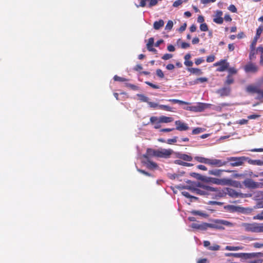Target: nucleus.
<instances>
[{
	"label": "nucleus",
	"mask_w": 263,
	"mask_h": 263,
	"mask_svg": "<svg viewBox=\"0 0 263 263\" xmlns=\"http://www.w3.org/2000/svg\"><path fill=\"white\" fill-rule=\"evenodd\" d=\"M175 125H176V129L179 131H185L189 129L187 125L180 120L175 121Z\"/></svg>",
	"instance_id": "obj_16"
},
{
	"label": "nucleus",
	"mask_w": 263,
	"mask_h": 263,
	"mask_svg": "<svg viewBox=\"0 0 263 263\" xmlns=\"http://www.w3.org/2000/svg\"><path fill=\"white\" fill-rule=\"evenodd\" d=\"M209 106V104L197 103L195 105L192 106V111L200 112L208 108Z\"/></svg>",
	"instance_id": "obj_13"
},
{
	"label": "nucleus",
	"mask_w": 263,
	"mask_h": 263,
	"mask_svg": "<svg viewBox=\"0 0 263 263\" xmlns=\"http://www.w3.org/2000/svg\"><path fill=\"white\" fill-rule=\"evenodd\" d=\"M225 249L228 251H238L243 250V247L241 246L236 247L227 246L226 247Z\"/></svg>",
	"instance_id": "obj_27"
},
{
	"label": "nucleus",
	"mask_w": 263,
	"mask_h": 263,
	"mask_svg": "<svg viewBox=\"0 0 263 263\" xmlns=\"http://www.w3.org/2000/svg\"><path fill=\"white\" fill-rule=\"evenodd\" d=\"M145 83L154 89L159 88V86L158 85L154 84L149 82H145Z\"/></svg>",
	"instance_id": "obj_62"
},
{
	"label": "nucleus",
	"mask_w": 263,
	"mask_h": 263,
	"mask_svg": "<svg viewBox=\"0 0 263 263\" xmlns=\"http://www.w3.org/2000/svg\"><path fill=\"white\" fill-rule=\"evenodd\" d=\"M173 26V21L170 20L168 21L166 25L165 26V30H171Z\"/></svg>",
	"instance_id": "obj_42"
},
{
	"label": "nucleus",
	"mask_w": 263,
	"mask_h": 263,
	"mask_svg": "<svg viewBox=\"0 0 263 263\" xmlns=\"http://www.w3.org/2000/svg\"><path fill=\"white\" fill-rule=\"evenodd\" d=\"M173 57V55L171 54L166 53L163 55L162 59L164 60H167L171 59Z\"/></svg>",
	"instance_id": "obj_54"
},
{
	"label": "nucleus",
	"mask_w": 263,
	"mask_h": 263,
	"mask_svg": "<svg viewBox=\"0 0 263 263\" xmlns=\"http://www.w3.org/2000/svg\"><path fill=\"white\" fill-rule=\"evenodd\" d=\"M114 79L115 81H116L123 82V81H126V79L122 78V77H120L117 76H115L114 77Z\"/></svg>",
	"instance_id": "obj_55"
},
{
	"label": "nucleus",
	"mask_w": 263,
	"mask_h": 263,
	"mask_svg": "<svg viewBox=\"0 0 263 263\" xmlns=\"http://www.w3.org/2000/svg\"><path fill=\"white\" fill-rule=\"evenodd\" d=\"M228 10L233 13L237 12V9L234 5H230V6L228 7Z\"/></svg>",
	"instance_id": "obj_56"
},
{
	"label": "nucleus",
	"mask_w": 263,
	"mask_h": 263,
	"mask_svg": "<svg viewBox=\"0 0 263 263\" xmlns=\"http://www.w3.org/2000/svg\"><path fill=\"white\" fill-rule=\"evenodd\" d=\"M154 43V40L153 37H151L148 39V43L146 44V46L147 47H153Z\"/></svg>",
	"instance_id": "obj_50"
},
{
	"label": "nucleus",
	"mask_w": 263,
	"mask_h": 263,
	"mask_svg": "<svg viewBox=\"0 0 263 263\" xmlns=\"http://www.w3.org/2000/svg\"><path fill=\"white\" fill-rule=\"evenodd\" d=\"M147 2V0H141L140 5H136V6L137 7H144L146 6Z\"/></svg>",
	"instance_id": "obj_61"
},
{
	"label": "nucleus",
	"mask_w": 263,
	"mask_h": 263,
	"mask_svg": "<svg viewBox=\"0 0 263 263\" xmlns=\"http://www.w3.org/2000/svg\"><path fill=\"white\" fill-rule=\"evenodd\" d=\"M191 227L201 230V231H205L206 230L208 229V223L206 222H202L201 223H193L191 225Z\"/></svg>",
	"instance_id": "obj_14"
},
{
	"label": "nucleus",
	"mask_w": 263,
	"mask_h": 263,
	"mask_svg": "<svg viewBox=\"0 0 263 263\" xmlns=\"http://www.w3.org/2000/svg\"><path fill=\"white\" fill-rule=\"evenodd\" d=\"M191 176L197 178L198 180H204V177L203 176H202L201 175L198 174V173H192L191 174Z\"/></svg>",
	"instance_id": "obj_37"
},
{
	"label": "nucleus",
	"mask_w": 263,
	"mask_h": 263,
	"mask_svg": "<svg viewBox=\"0 0 263 263\" xmlns=\"http://www.w3.org/2000/svg\"><path fill=\"white\" fill-rule=\"evenodd\" d=\"M178 137H174L173 139H168L167 140V143L169 144H171L173 143H175L177 141Z\"/></svg>",
	"instance_id": "obj_48"
},
{
	"label": "nucleus",
	"mask_w": 263,
	"mask_h": 263,
	"mask_svg": "<svg viewBox=\"0 0 263 263\" xmlns=\"http://www.w3.org/2000/svg\"><path fill=\"white\" fill-rule=\"evenodd\" d=\"M214 189L215 191H211V195L215 196L216 198L222 197L224 194H226L222 191H220L217 188L214 187Z\"/></svg>",
	"instance_id": "obj_20"
},
{
	"label": "nucleus",
	"mask_w": 263,
	"mask_h": 263,
	"mask_svg": "<svg viewBox=\"0 0 263 263\" xmlns=\"http://www.w3.org/2000/svg\"><path fill=\"white\" fill-rule=\"evenodd\" d=\"M231 92V88L230 87H224L217 90V92L221 96H227L229 95Z\"/></svg>",
	"instance_id": "obj_18"
},
{
	"label": "nucleus",
	"mask_w": 263,
	"mask_h": 263,
	"mask_svg": "<svg viewBox=\"0 0 263 263\" xmlns=\"http://www.w3.org/2000/svg\"><path fill=\"white\" fill-rule=\"evenodd\" d=\"M147 2L149 3L148 6L149 7H151L152 6H155L158 3V1L157 0H147Z\"/></svg>",
	"instance_id": "obj_47"
},
{
	"label": "nucleus",
	"mask_w": 263,
	"mask_h": 263,
	"mask_svg": "<svg viewBox=\"0 0 263 263\" xmlns=\"http://www.w3.org/2000/svg\"><path fill=\"white\" fill-rule=\"evenodd\" d=\"M223 172H227L228 173H231L234 172L233 171L230 170H220V169H213L209 171V174L210 175H213L217 177H221L222 175V173Z\"/></svg>",
	"instance_id": "obj_15"
},
{
	"label": "nucleus",
	"mask_w": 263,
	"mask_h": 263,
	"mask_svg": "<svg viewBox=\"0 0 263 263\" xmlns=\"http://www.w3.org/2000/svg\"><path fill=\"white\" fill-rule=\"evenodd\" d=\"M214 65L215 66H219V67L217 69V71L219 72H222L227 70L229 66V63H228L226 60H222L219 62L215 63Z\"/></svg>",
	"instance_id": "obj_12"
},
{
	"label": "nucleus",
	"mask_w": 263,
	"mask_h": 263,
	"mask_svg": "<svg viewBox=\"0 0 263 263\" xmlns=\"http://www.w3.org/2000/svg\"><path fill=\"white\" fill-rule=\"evenodd\" d=\"M181 193H182V195H183L184 196L186 197V198H190L191 202H192L194 200H196L198 199L197 197L191 195L188 192H187L186 191H183V192H182Z\"/></svg>",
	"instance_id": "obj_29"
},
{
	"label": "nucleus",
	"mask_w": 263,
	"mask_h": 263,
	"mask_svg": "<svg viewBox=\"0 0 263 263\" xmlns=\"http://www.w3.org/2000/svg\"><path fill=\"white\" fill-rule=\"evenodd\" d=\"M227 162L223 161L221 159H210L209 158V165L213 166V167H221L223 166H224L227 165Z\"/></svg>",
	"instance_id": "obj_11"
},
{
	"label": "nucleus",
	"mask_w": 263,
	"mask_h": 263,
	"mask_svg": "<svg viewBox=\"0 0 263 263\" xmlns=\"http://www.w3.org/2000/svg\"><path fill=\"white\" fill-rule=\"evenodd\" d=\"M194 159L199 163L209 164V158H204L203 157L196 156Z\"/></svg>",
	"instance_id": "obj_25"
},
{
	"label": "nucleus",
	"mask_w": 263,
	"mask_h": 263,
	"mask_svg": "<svg viewBox=\"0 0 263 263\" xmlns=\"http://www.w3.org/2000/svg\"><path fill=\"white\" fill-rule=\"evenodd\" d=\"M249 163L256 165H263V161L260 160H250Z\"/></svg>",
	"instance_id": "obj_32"
},
{
	"label": "nucleus",
	"mask_w": 263,
	"mask_h": 263,
	"mask_svg": "<svg viewBox=\"0 0 263 263\" xmlns=\"http://www.w3.org/2000/svg\"><path fill=\"white\" fill-rule=\"evenodd\" d=\"M208 204H211V205H222L223 203L221 202H218V201H209Z\"/></svg>",
	"instance_id": "obj_60"
},
{
	"label": "nucleus",
	"mask_w": 263,
	"mask_h": 263,
	"mask_svg": "<svg viewBox=\"0 0 263 263\" xmlns=\"http://www.w3.org/2000/svg\"><path fill=\"white\" fill-rule=\"evenodd\" d=\"M234 82L233 78L231 76V75L229 74L227 77V80L225 82V84L227 85H230Z\"/></svg>",
	"instance_id": "obj_39"
},
{
	"label": "nucleus",
	"mask_w": 263,
	"mask_h": 263,
	"mask_svg": "<svg viewBox=\"0 0 263 263\" xmlns=\"http://www.w3.org/2000/svg\"><path fill=\"white\" fill-rule=\"evenodd\" d=\"M182 189H187L190 191H191L192 193H195L194 190H196V187H194L191 186L189 185H186V186H183L181 187Z\"/></svg>",
	"instance_id": "obj_46"
},
{
	"label": "nucleus",
	"mask_w": 263,
	"mask_h": 263,
	"mask_svg": "<svg viewBox=\"0 0 263 263\" xmlns=\"http://www.w3.org/2000/svg\"><path fill=\"white\" fill-rule=\"evenodd\" d=\"M253 246L254 247V248H263V243H261V242H255L254 243H253Z\"/></svg>",
	"instance_id": "obj_58"
},
{
	"label": "nucleus",
	"mask_w": 263,
	"mask_h": 263,
	"mask_svg": "<svg viewBox=\"0 0 263 263\" xmlns=\"http://www.w3.org/2000/svg\"><path fill=\"white\" fill-rule=\"evenodd\" d=\"M222 11L220 10L216 11L213 18V22L218 24H222L223 22V18L222 17Z\"/></svg>",
	"instance_id": "obj_17"
},
{
	"label": "nucleus",
	"mask_w": 263,
	"mask_h": 263,
	"mask_svg": "<svg viewBox=\"0 0 263 263\" xmlns=\"http://www.w3.org/2000/svg\"><path fill=\"white\" fill-rule=\"evenodd\" d=\"M241 226L244 228L247 232L252 233H261L263 232V223H258L256 222L249 223H242Z\"/></svg>",
	"instance_id": "obj_2"
},
{
	"label": "nucleus",
	"mask_w": 263,
	"mask_h": 263,
	"mask_svg": "<svg viewBox=\"0 0 263 263\" xmlns=\"http://www.w3.org/2000/svg\"><path fill=\"white\" fill-rule=\"evenodd\" d=\"M144 157L146 159V161H144V163L146 164V166L150 169L156 168L157 167V165L156 163L151 161L148 158L147 156L145 155H144Z\"/></svg>",
	"instance_id": "obj_19"
},
{
	"label": "nucleus",
	"mask_w": 263,
	"mask_h": 263,
	"mask_svg": "<svg viewBox=\"0 0 263 263\" xmlns=\"http://www.w3.org/2000/svg\"><path fill=\"white\" fill-rule=\"evenodd\" d=\"M263 208V201H258L256 205L254 206V209H261Z\"/></svg>",
	"instance_id": "obj_49"
},
{
	"label": "nucleus",
	"mask_w": 263,
	"mask_h": 263,
	"mask_svg": "<svg viewBox=\"0 0 263 263\" xmlns=\"http://www.w3.org/2000/svg\"><path fill=\"white\" fill-rule=\"evenodd\" d=\"M244 185L249 189H255L263 188V182H257L251 179H247L243 182Z\"/></svg>",
	"instance_id": "obj_5"
},
{
	"label": "nucleus",
	"mask_w": 263,
	"mask_h": 263,
	"mask_svg": "<svg viewBox=\"0 0 263 263\" xmlns=\"http://www.w3.org/2000/svg\"><path fill=\"white\" fill-rule=\"evenodd\" d=\"M150 121L152 123H156L157 122V123H158V121H159V118L157 117H152L151 118H150Z\"/></svg>",
	"instance_id": "obj_59"
},
{
	"label": "nucleus",
	"mask_w": 263,
	"mask_h": 263,
	"mask_svg": "<svg viewBox=\"0 0 263 263\" xmlns=\"http://www.w3.org/2000/svg\"><path fill=\"white\" fill-rule=\"evenodd\" d=\"M227 192H225L226 194H227L230 196L232 197H251V195H247V194H243L241 193H239L236 192L235 190L230 189V188H227L226 189Z\"/></svg>",
	"instance_id": "obj_10"
},
{
	"label": "nucleus",
	"mask_w": 263,
	"mask_h": 263,
	"mask_svg": "<svg viewBox=\"0 0 263 263\" xmlns=\"http://www.w3.org/2000/svg\"><path fill=\"white\" fill-rule=\"evenodd\" d=\"M253 219H257L259 220H263V210L259 214L253 217Z\"/></svg>",
	"instance_id": "obj_43"
},
{
	"label": "nucleus",
	"mask_w": 263,
	"mask_h": 263,
	"mask_svg": "<svg viewBox=\"0 0 263 263\" xmlns=\"http://www.w3.org/2000/svg\"><path fill=\"white\" fill-rule=\"evenodd\" d=\"M178 158L186 161H191L193 159L191 156L185 154H179Z\"/></svg>",
	"instance_id": "obj_28"
},
{
	"label": "nucleus",
	"mask_w": 263,
	"mask_h": 263,
	"mask_svg": "<svg viewBox=\"0 0 263 263\" xmlns=\"http://www.w3.org/2000/svg\"><path fill=\"white\" fill-rule=\"evenodd\" d=\"M215 60V56L213 55H211L210 56H208L206 58V62L208 63L212 62Z\"/></svg>",
	"instance_id": "obj_64"
},
{
	"label": "nucleus",
	"mask_w": 263,
	"mask_h": 263,
	"mask_svg": "<svg viewBox=\"0 0 263 263\" xmlns=\"http://www.w3.org/2000/svg\"><path fill=\"white\" fill-rule=\"evenodd\" d=\"M156 74L158 77H159V78H164V74H163V71L160 69H158L157 70H156Z\"/></svg>",
	"instance_id": "obj_51"
},
{
	"label": "nucleus",
	"mask_w": 263,
	"mask_h": 263,
	"mask_svg": "<svg viewBox=\"0 0 263 263\" xmlns=\"http://www.w3.org/2000/svg\"><path fill=\"white\" fill-rule=\"evenodd\" d=\"M137 96L139 98V100L142 102L147 103L148 101L149 100L148 98L144 96V95L137 94Z\"/></svg>",
	"instance_id": "obj_35"
},
{
	"label": "nucleus",
	"mask_w": 263,
	"mask_h": 263,
	"mask_svg": "<svg viewBox=\"0 0 263 263\" xmlns=\"http://www.w3.org/2000/svg\"><path fill=\"white\" fill-rule=\"evenodd\" d=\"M228 208L232 211V212H240L241 211V207L239 206H236L234 205H228Z\"/></svg>",
	"instance_id": "obj_30"
},
{
	"label": "nucleus",
	"mask_w": 263,
	"mask_h": 263,
	"mask_svg": "<svg viewBox=\"0 0 263 263\" xmlns=\"http://www.w3.org/2000/svg\"><path fill=\"white\" fill-rule=\"evenodd\" d=\"M254 209H254V207L253 208H245L241 207V211H240V213H245V214H249V213H252L254 211Z\"/></svg>",
	"instance_id": "obj_33"
},
{
	"label": "nucleus",
	"mask_w": 263,
	"mask_h": 263,
	"mask_svg": "<svg viewBox=\"0 0 263 263\" xmlns=\"http://www.w3.org/2000/svg\"><path fill=\"white\" fill-rule=\"evenodd\" d=\"M246 91L249 93H256L257 96L256 99L261 100L263 99V90L259 88L258 86L250 85L246 87Z\"/></svg>",
	"instance_id": "obj_4"
},
{
	"label": "nucleus",
	"mask_w": 263,
	"mask_h": 263,
	"mask_svg": "<svg viewBox=\"0 0 263 263\" xmlns=\"http://www.w3.org/2000/svg\"><path fill=\"white\" fill-rule=\"evenodd\" d=\"M236 123L240 125L247 124L248 123V120L241 119L238 121H237Z\"/></svg>",
	"instance_id": "obj_57"
},
{
	"label": "nucleus",
	"mask_w": 263,
	"mask_h": 263,
	"mask_svg": "<svg viewBox=\"0 0 263 263\" xmlns=\"http://www.w3.org/2000/svg\"><path fill=\"white\" fill-rule=\"evenodd\" d=\"M209 181L212 183L217 185H227L232 184V180L228 178L219 179L217 178H210Z\"/></svg>",
	"instance_id": "obj_7"
},
{
	"label": "nucleus",
	"mask_w": 263,
	"mask_h": 263,
	"mask_svg": "<svg viewBox=\"0 0 263 263\" xmlns=\"http://www.w3.org/2000/svg\"><path fill=\"white\" fill-rule=\"evenodd\" d=\"M173 151L170 149H163L161 148L158 150H156V152H154L155 156L160 157V158H168L170 155L172 154Z\"/></svg>",
	"instance_id": "obj_9"
},
{
	"label": "nucleus",
	"mask_w": 263,
	"mask_h": 263,
	"mask_svg": "<svg viewBox=\"0 0 263 263\" xmlns=\"http://www.w3.org/2000/svg\"><path fill=\"white\" fill-rule=\"evenodd\" d=\"M204 130V128H202L201 127H197V128H194L192 130V134L193 135L199 134H200L201 133L203 132Z\"/></svg>",
	"instance_id": "obj_34"
},
{
	"label": "nucleus",
	"mask_w": 263,
	"mask_h": 263,
	"mask_svg": "<svg viewBox=\"0 0 263 263\" xmlns=\"http://www.w3.org/2000/svg\"><path fill=\"white\" fill-rule=\"evenodd\" d=\"M159 107L160 109H164V110H167V111H172V108L171 107H170L169 106H167V105H159Z\"/></svg>",
	"instance_id": "obj_45"
},
{
	"label": "nucleus",
	"mask_w": 263,
	"mask_h": 263,
	"mask_svg": "<svg viewBox=\"0 0 263 263\" xmlns=\"http://www.w3.org/2000/svg\"><path fill=\"white\" fill-rule=\"evenodd\" d=\"M208 249L211 251H217L220 249V246L216 244H213V245L210 246Z\"/></svg>",
	"instance_id": "obj_40"
},
{
	"label": "nucleus",
	"mask_w": 263,
	"mask_h": 263,
	"mask_svg": "<svg viewBox=\"0 0 263 263\" xmlns=\"http://www.w3.org/2000/svg\"><path fill=\"white\" fill-rule=\"evenodd\" d=\"M223 226L227 227H232L233 224L232 223L225 220L216 219L214 220L213 223H208V229L212 228L223 230L224 229Z\"/></svg>",
	"instance_id": "obj_3"
},
{
	"label": "nucleus",
	"mask_w": 263,
	"mask_h": 263,
	"mask_svg": "<svg viewBox=\"0 0 263 263\" xmlns=\"http://www.w3.org/2000/svg\"><path fill=\"white\" fill-rule=\"evenodd\" d=\"M257 50L261 52L260 56V63L263 64V48L259 47L257 48Z\"/></svg>",
	"instance_id": "obj_53"
},
{
	"label": "nucleus",
	"mask_w": 263,
	"mask_h": 263,
	"mask_svg": "<svg viewBox=\"0 0 263 263\" xmlns=\"http://www.w3.org/2000/svg\"><path fill=\"white\" fill-rule=\"evenodd\" d=\"M170 102H172L174 103H179L180 104H188L189 103L187 102L177 100V99H170L168 100Z\"/></svg>",
	"instance_id": "obj_38"
},
{
	"label": "nucleus",
	"mask_w": 263,
	"mask_h": 263,
	"mask_svg": "<svg viewBox=\"0 0 263 263\" xmlns=\"http://www.w3.org/2000/svg\"><path fill=\"white\" fill-rule=\"evenodd\" d=\"M200 29L201 31H206L208 30V27L206 24L202 23L200 25Z\"/></svg>",
	"instance_id": "obj_44"
},
{
	"label": "nucleus",
	"mask_w": 263,
	"mask_h": 263,
	"mask_svg": "<svg viewBox=\"0 0 263 263\" xmlns=\"http://www.w3.org/2000/svg\"><path fill=\"white\" fill-rule=\"evenodd\" d=\"M191 213L193 215H198L203 218H206L208 217V215L205 211L200 210H193L191 212Z\"/></svg>",
	"instance_id": "obj_21"
},
{
	"label": "nucleus",
	"mask_w": 263,
	"mask_h": 263,
	"mask_svg": "<svg viewBox=\"0 0 263 263\" xmlns=\"http://www.w3.org/2000/svg\"><path fill=\"white\" fill-rule=\"evenodd\" d=\"M164 25V22L162 20L156 21L154 23L153 27L155 30H159Z\"/></svg>",
	"instance_id": "obj_24"
},
{
	"label": "nucleus",
	"mask_w": 263,
	"mask_h": 263,
	"mask_svg": "<svg viewBox=\"0 0 263 263\" xmlns=\"http://www.w3.org/2000/svg\"><path fill=\"white\" fill-rule=\"evenodd\" d=\"M246 159L245 157H231L227 158V162H230V165L233 167L239 166L242 165L243 163V161Z\"/></svg>",
	"instance_id": "obj_6"
},
{
	"label": "nucleus",
	"mask_w": 263,
	"mask_h": 263,
	"mask_svg": "<svg viewBox=\"0 0 263 263\" xmlns=\"http://www.w3.org/2000/svg\"><path fill=\"white\" fill-rule=\"evenodd\" d=\"M183 3V1L182 0H177L176 1H175L173 6L174 7H177L180 5H181Z\"/></svg>",
	"instance_id": "obj_63"
},
{
	"label": "nucleus",
	"mask_w": 263,
	"mask_h": 263,
	"mask_svg": "<svg viewBox=\"0 0 263 263\" xmlns=\"http://www.w3.org/2000/svg\"><path fill=\"white\" fill-rule=\"evenodd\" d=\"M229 73V74L231 75L232 74H235L237 72V70L234 67H231L227 69Z\"/></svg>",
	"instance_id": "obj_52"
},
{
	"label": "nucleus",
	"mask_w": 263,
	"mask_h": 263,
	"mask_svg": "<svg viewBox=\"0 0 263 263\" xmlns=\"http://www.w3.org/2000/svg\"><path fill=\"white\" fill-rule=\"evenodd\" d=\"M174 120L172 117L162 116L159 118L158 123H170Z\"/></svg>",
	"instance_id": "obj_23"
},
{
	"label": "nucleus",
	"mask_w": 263,
	"mask_h": 263,
	"mask_svg": "<svg viewBox=\"0 0 263 263\" xmlns=\"http://www.w3.org/2000/svg\"><path fill=\"white\" fill-rule=\"evenodd\" d=\"M208 81V79L206 78H197L194 82V84H198L199 82L203 83L206 82Z\"/></svg>",
	"instance_id": "obj_41"
},
{
	"label": "nucleus",
	"mask_w": 263,
	"mask_h": 263,
	"mask_svg": "<svg viewBox=\"0 0 263 263\" xmlns=\"http://www.w3.org/2000/svg\"><path fill=\"white\" fill-rule=\"evenodd\" d=\"M187 70L192 73L195 74L197 76H200L202 74V72L201 69L195 68H189Z\"/></svg>",
	"instance_id": "obj_26"
},
{
	"label": "nucleus",
	"mask_w": 263,
	"mask_h": 263,
	"mask_svg": "<svg viewBox=\"0 0 263 263\" xmlns=\"http://www.w3.org/2000/svg\"><path fill=\"white\" fill-rule=\"evenodd\" d=\"M263 31V26H260L257 29L256 34L255 36L256 40H257Z\"/></svg>",
	"instance_id": "obj_36"
},
{
	"label": "nucleus",
	"mask_w": 263,
	"mask_h": 263,
	"mask_svg": "<svg viewBox=\"0 0 263 263\" xmlns=\"http://www.w3.org/2000/svg\"><path fill=\"white\" fill-rule=\"evenodd\" d=\"M226 257H234L236 258H250L255 256L254 253H225Z\"/></svg>",
	"instance_id": "obj_8"
},
{
	"label": "nucleus",
	"mask_w": 263,
	"mask_h": 263,
	"mask_svg": "<svg viewBox=\"0 0 263 263\" xmlns=\"http://www.w3.org/2000/svg\"><path fill=\"white\" fill-rule=\"evenodd\" d=\"M175 163L178 164V165H181L185 166H192L193 165V164H192V163L184 162H183L182 161H181V160H175Z\"/></svg>",
	"instance_id": "obj_31"
},
{
	"label": "nucleus",
	"mask_w": 263,
	"mask_h": 263,
	"mask_svg": "<svg viewBox=\"0 0 263 263\" xmlns=\"http://www.w3.org/2000/svg\"><path fill=\"white\" fill-rule=\"evenodd\" d=\"M257 66L253 64H249L245 66V70L247 72H255L257 71Z\"/></svg>",
	"instance_id": "obj_22"
},
{
	"label": "nucleus",
	"mask_w": 263,
	"mask_h": 263,
	"mask_svg": "<svg viewBox=\"0 0 263 263\" xmlns=\"http://www.w3.org/2000/svg\"><path fill=\"white\" fill-rule=\"evenodd\" d=\"M196 186L199 188H196L194 190L195 194L203 195V196H209L211 195V191H215L214 187L205 185L201 182H197L195 184Z\"/></svg>",
	"instance_id": "obj_1"
}]
</instances>
